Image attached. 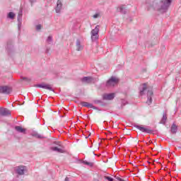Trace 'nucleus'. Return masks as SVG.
Segmentation results:
<instances>
[{
  "instance_id": "nucleus-1",
  "label": "nucleus",
  "mask_w": 181,
  "mask_h": 181,
  "mask_svg": "<svg viewBox=\"0 0 181 181\" xmlns=\"http://www.w3.org/2000/svg\"><path fill=\"white\" fill-rule=\"evenodd\" d=\"M172 0H165L164 1H159L157 4V8L159 11L168 9L170 6Z\"/></svg>"
},
{
  "instance_id": "nucleus-17",
  "label": "nucleus",
  "mask_w": 181,
  "mask_h": 181,
  "mask_svg": "<svg viewBox=\"0 0 181 181\" xmlns=\"http://www.w3.org/2000/svg\"><path fill=\"white\" fill-rule=\"evenodd\" d=\"M177 129V127H176V124H173V126L171 127V132H173V134H176Z\"/></svg>"
},
{
  "instance_id": "nucleus-21",
  "label": "nucleus",
  "mask_w": 181,
  "mask_h": 181,
  "mask_svg": "<svg viewBox=\"0 0 181 181\" xmlns=\"http://www.w3.org/2000/svg\"><path fill=\"white\" fill-rule=\"evenodd\" d=\"M105 179H107L108 181H114V179H112L111 177H105Z\"/></svg>"
},
{
  "instance_id": "nucleus-7",
  "label": "nucleus",
  "mask_w": 181,
  "mask_h": 181,
  "mask_svg": "<svg viewBox=\"0 0 181 181\" xmlns=\"http://www.w3.org/2000/svg\"><path fill=\"white\" fill-rule=\"evenodd\" d=\"M10 115H11V111H9V110L0 107V115L6 116Z\"/></svg>"
},
{
  "instance_id": "nucleus-4",
  "label": "nucleus",
  "mask_w": 181,
  "mask_h": 181,
  "mask_svg": "<svg viewBox=\"0 0 181 181\" xmlns=\"http://www.w3.org/2000/svg\"><path fill=\"white\" fill-rule=\"evenodd\" d=\"M12 91V88L8 86H0V93L4 94H9Z\"/></svg>"
},
{
  "instance_id": "nucleus-6",
  "label": "nucleus",
  "mask_w": 181,
  "mask_h": 181,
  "mask_svg": "<svg viewBox=\"0 0 181 181\" xmlns=\"http://www.w3.org/2000/svg\"><path fill=\"white\" fill-rule=\"evenodd\" d=\"M25 170H26V167H25L23 165H20V166L17 167V168H16V173L18 175H25Z\"/></svg>"
},
{
  "instance_id": "nucleus-2",
  "label": "nucleus",
  "mask_w": 181,
  "mask_h": 181,
  "mask_svg": "<svg viewBox=\"0 0 181 181\" xmlns=\"http://www.w3.org/2000/svg\"><path fill=\"white\" fill-rule=\"evenodd\" d=\"M118 81H119L118 78L112 76L107 81V86L108 87H113L115 84H118Z\"/></svg>"
},
{
  "instance_id": "nucleus-25",
  "label": "nucleus",
  "mask_w": 181,
  "mask_h": 181,
  "mask_svg": "<svg viewBox=\"0 0 181 181\" xmlns=\"http://www.w3.org/2000/svg\"><path fill=\"white\" fill-rule=\"evenodd\" d=\"M99 16H100V14H98V13L93 15L94 19H96V18H98Z\"/></svg>"
},
{
  "instance_id": "nucleus-24",
  "label": "nucleus",
  "mask_w": 181,
  "mask_h": 181,
  "mask_svg": "<svg viewBox=\"0 0 181 181\" xmlns=\"http://www.w3.org/2000/svg\"><path fill=\"white\" fill-rule=\"evenodd\" d=\"M84 163H85V165H88L89 166H93V163H91L86 161V162H84Z\"/></svg>"
},
{
  "instance_id": "nucleus-32",
  "label": "nucleus",
  "mask_w": 181,
  "mask_h": 181,
  "mask_svg": "<svg viewBox=\"0 0 181 181\" xmlns=\"http://www.w3.org/2000/svg\"><path fill=\"white\" fill-rule=\"evenodd\" d=\"M37 138H42L40 135H37Z\"/></svg>"
},
{
  "instance_id": "nucleus-19",
  "label": "nucleus",
  "mask_w": 181,
  "mask_h": 181,
  "mask_svg": "<svg viewBox=\"0 0 181 181\" xmlns=\"http://www.w3.org/2000/svg\"><path fill=\"white\" fill-rule=\"evenodd\" d=\"M166 119H168V117H166V115H163V119H162V124H165V122H166Z\"/></svg>"
},
{
  "instance_id": "nucleus-18",
  "label": "nucleus",
  "mask_w": 181,
  "mask_h": 181,
  "mask_svg": "<svg viewBox=\"0 0 181 181\" xmlns=\"http://www.w3.org/2000/svg\"><path fill=\"white\" fill-rule=\"evenodd\" d=\"M8 18H11V19H13V18H15V13L10 12L8 13Z\"/></svg>"
},
{
  "instance_id": "nucleus-12",
  "label": "nucleus",
  "mask_w": 181,
  "mask_h": 181,
  "mask_svg": "<svg viewBox=\"0 0 181 181\" xmlns=\"http://www.w3.org/2000/svg\"><path fill=\"white\" fill-rule=\"evenodd\" d=\"M93 78L91 77H84L82 78L83 83H91Z\"/></svg>"
},
{
  "instance_id": "nucleus-29",
  "label": "nucleus",
  "mask_w": 181,
  "mask_h": 181,
  "mask_svg": "<svg viewBox=\"0 0 181 181\" xmlns=\"http://www.w3.org/2000/svg\"><path fill=\"white\" fill-rule=\"evenodd\" d=\"M151 103H152V98H149V102H148V104H151Z\"/></svg>"
},
{
  "instance_id": "nucleus-3",
  "label": "nucleus",
  "mask_w": 181,
  "mask_h": 181,
  "mask_svg": "<svg viewBox=\"0 0 181 181\" xmlns=\"http://www.w3.org/2000/svg\"><path fill=\"white\" fill-rule=\"evenodd\" d=\"M100 32V25H97L95 29L91 31V37L92 39H97V36H98V33Z\"/></svg>"
},
{
  "instance_id": "nucleus-28",
  "label": "nucleus",
  "mask_w": 181,
  "mask_h": 181,
  "mask_svg": "<svg viewBox=\"0 0 181 181\" xmlns=\"http://www.w3.org/2000/svg\"><path fill=\"white\" fill-rule=\"evenodd\" d=\"M30 2L31 4H34V2H36V0H30Z\"/></svg>"
},
{
  "instance_id": "nucleus-33",
  "label": "nucleus",
  "mask_w": 181,
  "mask_h": 181,
  "mask_svg": "<svg viewBox=\"0 0 181 181\" xmlns=\"http://www.w3.org/2000/svg\"><path fill=\"white\" fill-rule=\"evenodd\" d=\"M93 181H99L98 180H97V179H95Z\"/></svg>"
},
{
  "instance_id": "nucleus-14",
  "label": "nucleus",
  "mask_w": 181,
  "mask_h": 181,
  "mask_svg": "<svg viewBox=\"0 0 181 181\" xmlns=\"http://www.w3.org/2000/svg\"><path fill=\"white\" fill-rule=\"evenodd\" d=\"M83 49V46L80 45V41L76 42V50L77 52H80Z\"/></svg>"
},
{
  "instance_id": "nucleus-30",
  "label": "nucleus",
  "mask_w": 181,
  "mask_h": 181,
  "mask_svg": "<svg viewBox=\"0 0 181 181\" xmlns=\"http://www.w3.org/2000/svg\"><path fill=\"white\" fill-rule=\"evenodd\" d=\"M52 40V37H48V40Z\"/></svg>"
},
{
  "instance_id": "nucleus-20",
  "label": "nucleus",
  "mask_w": 181,
  "mask_h": 181,
  "mask_svg": "<svg viewBox=\"0 0 181 181\" xmlns=\"http://www.w3.org/2000/svg\"><path fill=\"white\" fill-rule=\"evenodd\" d=\"M117 180L118 181H128L127 179L126 180H124L123 178H121L119 177H117Z\"/></svg>"
},
{
  "instance_id": "nucleus-22",
  "label": "nucleus",
  "mask_w": 181,
  "mask_h": 181,
  "mask_svg": "<svg viewBox=\"0 0 181 181\" xmlns=\"http://www.w3.org/2000/svg\"><path fill=\"white\" fill-rule=\"evenodd\" d=\"M36 29H37V30H40L42 29V25H37Z\"/></svg>"
},
{
  "instance_id": "nucleus-23",
  "label": "nucleus",
  "mask_w": 181,
  "mask_h": 181,
  "mask_svg": "<svg viewBox=\"0 0 181 181\" xmlns=\"http://www.w3.org/2000/svg\"><path fill=\"white\" fill-rule=\"evenodd\" d=\"M152 94H153V93L152 92V90H148L147 92V95H149L151 97V95H152Z\"/></svg>"
},
{
  "instance_id": "nucleus-16",
  "label": "nucleus",
  "mask_w": 181,
  "mask_h": 181,
  "mask_svg": "<svg viewBox=\"0 0 181 181\" xmlns=\"http://www.w3.org/2000/svg\"><path fill=\"white\" fill-rule=\"evenodd\" d=\"M146 88H147L146 85L145 83H144L143 87H142V90H140V95H144V93H145Z\"/></svg>"
},
{
  "instance_id": "nucleus-15",
  "label": "nucleus",
  "mask_w": 181,
  "mask_h": 181,
  "mask_svg": "<svg viewBox=\"0 0 181 181\" xmlns=\"http://www.w3.org/2000/svg\"><path fill=\"white\" fill-rule=\"evenodd\" d=\"M52 151H54L55 152H59V153H63L64 151L62 148L58 147H52Z\"/></svg>"
},
{
  "instance_id": "nucleus-8",
  "label": "nucleus",
  "mask_w": 181,
  "mask_h": 181,
  "mask_svg": "<svg viewBox=\"0 0 181 181\" xmlns=\"http://www.w3.org/2000/svg\"><path fill=\"white\" fill-rule=\"evenodd\" d=\"M62 6H63V4H62V1L58 0L57 2V7H56L57 13H60V11H62Z\"/></svg>"
},
{
  "instance_id": "nucleus-9",
  "label": "nucleus",
  "mask_w": 181,
  "mask_h": 181,
  "mask_svg": "<svg viewBox=\"0 0 181 181\" xmlns=\"http://www.w3.org/2000/svg\"><path fill=\"white\" fill-rule=\"evenodd\" d=\"M37 87H39L40 88H45V90H52V86L50 85L40 84L37 85Z\"/></svg>"
},
{
  "instance_id": "nucleus-34",
  "label": "nucleus",
  "mask_w": 181,
  "mask_h": 181,
  "mask_svg": "<svg viewBox=\"0 0 181 181\" xmlns=\"http://www.w3.org/2000/svg\"><path fill=\"white\" fill-rule=\"evenodd\" d=\"M90 135H91V134H88V136H90Z\"/></svg>"
},
{
  "instance_id": "nucleus-11",
  "label": "nucleus",
  "mask_w": 181,
  "mask_h": 181,
  "mask_svg": "<svg viewBox=\"0 0 181 181\" xmlns=\"http://www.w3.org/2000/svg\"><path fill=\"white\" fill-rule=\"evenodd\" d=\"M16 130L18 131V132H21L23 134H25V132H26V129L23 128L21 126H17L16 127Z\"/></svg>"
},
{
  "instance_id": "nucleus-10",
  "label": "nucleus",
  "mask_w": 181,
  "mask_h": 181,
  "mask_svg": "<svg viewBox=\"0 0 181 181\" xmlns=\"http://www.w3.org/2000/svg\"><path fill=\"white\" fill-rule=\"evenodd\" d=\"M115 97V93L106 94L104 95L105 100H114Z\"/></svg>"
},
{
  "instance_id": "nucleus-26",
  "label": "nucleus",
  "mask_w": 181,
  "mask_h": 181,
  "mask_svg": "<svg viewBox=\"0 0 181 181\" xmlns=\"http://www.w3.org/2000/svg\"><path fill=\"white\" fill-rule=\"evenodd\" d=\"M124 9H125V6H121L119 7V10H120V11H124Z\"/></svg>"
},
{
  "instance_id": "nucleus-5",
  "label": "nucleus",
  "mask_w": 181,
  "mask_h": 181,
  "mask_svg": "<svg viewBox=\"0 0 181 181\" xmlns=\"http://www.w3.org/2000/svg\"><path fill=\"white\" fill-rule=\"evenodd\" d=\"M136 128L141 131V132H146L147 134H151L152 132L151 129L146 127H144L142 126L137 125L136 126Z\"/></svg>"
},
{
  "instance_id": "nucleus-31",
  "label": "nucleus",
  "mask_w": 181,
  "mask_h": 181,
  "mask_svg": "<svg viewBox=\"0 0 181 181\" xmlns=\"http://www.w3.org/2000/svg\"><path fill=\"white\" fill-rule=\"evenodd\" d=\"M65 181H69V177H66Z\"/></svg>"
},
{
  "instance_id": "nucleus-13",
  "label": "nucleus",
  "mask_w": 181,
  "mask_h": 181,
  "mask_svg": "<svg viewBox=\"0 0 181 181\" xmlns=\"http://www.w3.org/2000/svg\"><path fill=\"white\" fill-rule=\"evenodd\" d=\"M81 105L82 107H93V105L89 103H87V102H81Z\"/></svg>"
},
{
  "instance_id": "nucleus-27",
  "label": "nucleus",
  "mask_w": 181,
  "mask_h": 181,
  "mask_svg": "<svg viewBox=\"0 0 181 181\" xmlns=\"http://www.w3.org/2000/svg\"><path fill=\"white\" fill-rule=\"evenodd\" d=\"M23 80H25V81H30V79L28 78H23Z\"/></svg>"
}]
</instances>
